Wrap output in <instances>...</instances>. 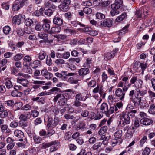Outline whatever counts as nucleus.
I'll use <instances>...</instances> for the list:
<instances>
[{
    "mask_svg": "<svg viewBox=\"0 0 155 155\" xmlns=\"http://www.w3.org/2000/svg\"><path fill=\"white\" fill-rule=\"evenodd\" d=\"M44 121L46 122V126L48 128H54L59 122V119L58 117H55L53 120L51 116H48L46 119H44Z\"/></svg>",
    "mask_w": 155,
    "mask_h": 155,
    "instance_id": "1",
    "label": "nucleus"
},
{
    "mask_svg": "<svg viewBox=\"0 0 155 155\" xmlns=\"http://www.w3.org/2000/svg\"><path fill=\"white\" fill-rule=\"evenodd\" d=\"M100 112L108 116L110 114L114 113V108L110 106L109 107L108 104L105 103H103L100 107Z\"/></svg>",
    "mask_w": 155,
    "mask_h": 155,
    "instance_id": "2",
    "label": "nucleus"
},
{
    "mask_svg": "<svg viewBox=\"0 0 155 155\" xmlns=\"http://www.w3.org/2000/svg\"><path fill=\"white\" fill-rule=\"evenodd\" d=\"M122 134V131L121 130H118L115 133L114 138L112 139L111 142L112 146L114 147L117 144L119 145L121 143L123 140L121 138Z\"/></svg>",
    "mask_w": 155,
    "mask_h": 155,
    "instance_id": "3",
    "label": "nucleus"
},
{
    "mask_svg": "<svg viewBox=\"0 0 155 155\" xmlns=\"http://www.w3.org/2000/svg\"><path fill=\"white\" fill-rule=\"evenodd\" d=\"M58 100V104L60 106H64L67 103V99L62 94H59L54 96L53 101L54 103H56Z\"/></svg>",
    "mask_w": 155,
    "mask_h": 155,
    "instance_id": "4",
    "label": "nucleus"
},
{
    "mask_svg": "<svg viewBox=\"0 0 155 155\" xmlns=\"http://www.w3.org/2000/svg\"><path fill=\"white\" fill-rule=\"evenodd\" d=\"M122 89L121 88H117L115 91V95L118 97L120 101H123L126 91L128 89V87H122Z\"/></svg>",
    "mask_w": 155,
    "mask_h": 155,
    "instance_id": "5",
    "label": "nucleus"
},
{
    "mask_svg": "<svg viewBox=\"0 0 155 155\" xmlns=\"http://www.w3.org/2000/svg\"><path fill=\"white\" fill-rule=\"evenodd\" d=\"M28 1V0H16V3L12 5V10L13 11H18L25 5Z\"/></svg>",
    "mask_w": 155,
    "mask_h": 155,
    "instance_id": "6",
    "label": "nucleus"
},
{
    "mask_svg": "<svg viewBox=\"0 0 155 155\" xmlns=\"http://www.w3.org/2000/svg\"><path fill=\"white\" fill-rule=\"evenodd\" d=\"M71 1L69 0H64L62 3L59 5V8L61 11L66 12L69 8V5Z\"/></svg>",
    "mask_w": 155,
    "mask_h": 155,
    "instance_id": "7",
    "label": "nucleus"
},
{
    "mask_svg": "<svg viewBox=\"0 0 155 155\" xmlns=\"http://www.w3.org/2000/svg\"><path fill=\"white\" fill-rule=\"evenodd\" d=\"M25 18V15L22 14H19L14 16L13 18V21L15 24L19 25L21 22Z\"/></svg>",
    "mask_w": 155,
    "mask_h": 155,
    "instance_id": "8",
    "label": "nucleus"
},
{
    "mask_svg": "<svg viewBox=\"0 0 155 155\" xmlns=\"http://www.w3.org/2000/svg\"><path fill=\"white\" fill-rule=\"evenodd\" d=\"M137 81H138V83L140 85L142 86L143 85V82L141 79H137V76H134L131 78L130 81V84H128L127 86L128 87H130L131 84H134Z\"/></svg>",
    "mask_w": 155,
    "mask_h": 155,
    "instance_id": "9",
    "label": "nucleus"
},
{
    "mask_svg": "<svg viewBox=\"0 0 155 155\" xmlns=\"http://www.w3.org/2000/svg\"><path fill=\"white\" fill-rule=\"evenodd\" d=\"M32 61V58L29 55L25 56L23 59V65L25 67H28Z\"/></svg>",
    "mask_w": 155,
    "mask_h": 155,
    "instance_id": "10",
    "label": "nucleus"
},
{
    "mask_svg": "<svg viewBox=\"0 0 155 155\" xmlns=\"http://www.w3.org/2000/svg\"><path fill=\"white\" fill-rule=\"evenodd\" d=\"M55 75L56 76L61 78L63 81H67L68 78L67 76L66 75V71H62L61 73L57 72L55 73Z\"/></svg>",
    "mask_w": 155,
    "mask_h": 155,
    "instance_id": "11",
    "label": "nucleus"
},
{
    "mask_svg": "<svg viewBox=\"0 0 155 155\" xmlns=\"http://www.w3.org/2000/svg\"><path fill=\"white\" fill-rule=\"evenodd\" d=\"M17 81L25 87H28L29 84L28 80L25 78H22L21 77H18L17 78Z\"/></svg>",
    "mask_w": 155,
    "mask_h": 155,
    "instance_id": "12",
    "label": "nucleus"
},
{
    "mask_svg": "<svg viewBox=\"0 0 155 155\" xmlns=\"http://www.w3.org/2000/svg\"><path fill=\"white\" fill-rule=\"evenodd\" d=\"M14 135L18 138H20L19 139L20 141H23L22 138L24 137V133L20 130L18 129H16L14 132Z\"/></svg>",
    "mask_w": 155,
    "mask_h": 155,
    "instance_id": "13",
    "label": "nucleus"
},
{
    "mask_svg": "<svg viewBox=\"0 0 155 155\" xmlns=\"http://www.w3.org/2000/svg\"><path fill=\"white\" fill-rule=\"evenodd\" d=\"M118 51L119 49L118 48H116L110 52L106 53L105 54V57L108 60L113 58Z\"/></svg>",
    "mask_w": 155,
    "mask_h": 155,
    "instance_id": "14",
    "label": "nucleus"
},
{
    "mask_svg": "<svg viewBox=\"0 0 155 155\" xmlns=\"http://www.w3.org/2000/svg\"><path fill=\"white\" fill-rule=\"evenodd\" d=\"M89 72V69L87 68H82L78 71L79 76L83 77L88 74Z\"/></svg>",
    "mask_w": 155,
    "mask_h": 155,
    "instance_id": "15",
    "label": "nucleus"
},
{
    "mask_svg": "<svg viewBox=\"0 0 155 155\" xmlns=\"http://www.w3.org/2000/svg\"><path fill=\"white\" fill-rule=\"evenodd\" d=\"M41 74L42 76H44L47 79H50L53 77V74L46 69L42 70L41 72Z\"/></svg>",
    "mask_w": 155,
    "mask_h": 155,
    "instance_id": "16",
    "label": "nucleus"
},
{
    "mask_svg": "<svg viewBox=\"0 0 155 155\" xmlns=\"http://www.w3.org/2000/svg\"><path fill=\"white\" fill-rule=\"evenodd\" d=\"M45 82L41 81H34L32 83L34 85H32V88L35 90L37 89L40 87V85L44 84Z\"/></svg>",
    "mask_w": 155,
    "mask_h": 155,
    "instance_id": "17",
    "label": "nucleus"
},
{
    "mask_svg": "<svg viewBox=\"0 0 155 155\" xmlns=\"http://www.w3.org/2000/svg\"><path fill=\"white\" fill-rule=\"evenodd\" d=\"M128 77H124L122 80L119 82L117 85L118 87H127V81L128 80Z\"/></svg>",
    "mask_w": 155,
    "mask_h": 155,
    "instance_id": "18",
    "label": "nucleus"
},
{
    "mask_svg": "<svg viewBox=\"0 0 155 155\" xmlns=\"http://www.w3.org/2000/svg\"><path fill=\"white\" fill-rule=\"evenodd\" d=\"M141 124L145 125H148L151 124L153 123L152 120L147 118H142L140 120Z\"/></svg>",
    "mask_w": 155,
    "mask_h": 155,
    "instance_id": "19",
    "label": "nucleus"
},
{
    "mask_svg": "<svg viewBox=\"0 0 155 155\" xmlns=\"http://www.w3.org/2000/svg\"><path fill=\"white\" fill-rule=\"evenodd\" d=\"M100 25L102 26L111 27L112 25V21L110 19H105L103 22H101Z\"/></svg>",
    "mask_w": 155,
    "mask_h": 155,
    "instance_id": "20",
    "label": "nucleus"
},
{
    "mask_svg": "<svg viewBox=\"0 0 155 155\" xmlns=\"http://www.w3.org/2000/svg\"><path fill=\"white\" fill-rule=\"evenodd\" d=\"M55 143V141H52L50 142L43 143L41 145V149H45L46 148H48L52 145H54Z\"/></svg>",
    "mask_w": 155,
    "mask_h": 155,
    "instance_id": "21",
    "label": "nucleus"
},
{
    "mask_svg": "<svg viewBox=\"0 0 155 155\" xmlns=\"http://www.w3.org/2000/svg\"><path fill=\"white\" fill-rule=\"evenodd\" d=\"M126 124H129L130 122V117L127 114L126 112H123L121 114Z\"/></svg>",
    "mask_w": 155,
    "mask_h": 155,
    "instance_id": "22",
    "label": "nucleus"
},
{
    "mask_svg": "<svg viewBox=\"0 0 155 155\" xmlns=\"http://www.w3.org/2000/svg\"><path fill=\"white\" fill-rule=\"evenodd\" d=\"M8 114L10 115H12V117L13 118H14V116L12 115V114L10 111L8 112L6 110H4L2 112L0 113V117L1 118L4 119L7 117Z\"/></svg>",
    "mask_w": 155,
    "mask_h": 155,
    "instance_id": "23",
    "label": "nucleus"
},
{
    "mask_svg": "<svg viewBox=\"0 0 155 155\" xmlns=\"http://www.w3.org/2000/svg\"><path fill=\"white\" fill-rule=\"evenodd\" d=\"M130 105H128L127 108H130V109H132L133 107H130ZM127 114L130 117V118L134 117L135 116V114L136 113L137 111L135 110H131L129 112H126Z\"/></svg>",
    "mask_w": 155,
    "mask_h": 155,
    "instance_id": "24",
    "label": "nucleus"
},
{
    "mask_svg": "<svg viewBox=\"0 0 155 155\" xmlns=\"http://www.w3.org/2000/svg\"><path fill=\"white\" fill-rule=\"evenodd\" d=\"M5 84L6 88L8 89H10L12 88L13 85L11 80L8 78H7L5 79Z\"/></svg>",
    "mask_w": 155,
    "mask_h": 155,
    "instance_id": "25",
    "label": "nucleus"
},
{
    "mask_svg": "<svg viewBox=\"0 0 155 155\" xmlns=\"http://www.w3.org/2000/svg\"><path fill=\"white\" fill-rule=\"evenodd\" d=\"M53 22L54 24L59 26L63 24V21L61 18L55 17L53 19Z\"/></svg>",
    "mask_w": 155,
    "mask_h": 155,
    "instance_id": "26",
    "label": "nucleus"
},
{
    "mask_svg": "<svg viewBox=\"0 0 155 155\" xmlns=\"http://www.w3.org/2000/svg\"><path fill=\"white\" fill-rule=\"evenodd\" d=\"M60 92H61L60 89L57 87L52 88L51 89H50L48 92L49 95L54 94L58 95L59 94V93Z\"/></svg>",
    "mask_w": 155,
    "mask_h": 155,
    "instance_id": "27",
    "label": "nucleus"
},
{
    "mask_svg": "<svg viewBox=\"0 0 155 155\" xmlns=\"http://www.w3.org/2000/svg\"><path fill=\"white\" fill-rule=\"evenodd\" d=\"M87 98L85 97L81 93L78 92L76 94L75 97V100L81 101H85Z\"/></svg>",
    "mask_w": 155,
    "mask_h": 155,
    "instance_id": "28",
    "label": "nucleus"
},
{
    "mask_svg": "<svg viewBox=\"0 0 155 155\" xmlns=\"http://www.w3.org/2000/svg\"><path fill=\"white\" fill-rule=\"evenodd\" d=\"M43 29L45 32H48L50 29V26L49 23L47 22V20H45L43 24L42 25Z\"/></svg>",
    "mask_w": 155,
    "mask_h": 155,
    "instance_id": "29",
    "label": "nucleus"
},
{
    "mask_svg": "<svg viewBox=\"0 0 155 155\" xmlns=\"http://www.w3.org/2000/svg\"><path fill=\"white\" fill-rule=\"evenodd\" d=\"M148 66V64L147 63L143 62L140 63L139 67L140 68L141 71V74H144V71Z\"/></svg>",
    "mask_w": 155,
    "mask_h": 155,
    "instance_id": "30",
    "label": "nucleus"
},
{
    "mask_svg": "<svg viewBox=\"0 0 155 155\" xmlns=\"http://www.w3.org/2000/svg\"><path fill=\"white\" fill-rule=\"evenodd\" d=\"M123 104L122 102L120 101L116 103L115 105H114L112 107L114 108V111H117L118 109H120L123 107Z\"/></svg>",
    "mask_w": 155,
    "mask_h": 155,
    "instance_id": "31",
    "label": "nucleus"
},
{
    "mask_svg": "<svg viewBox=\"0 0 155 155\" xmlns=\"http://www.w3.org/2000/svg\"><path fill=\"white\" fill-rule=\"evenodd\" d=\"M44 5L46 8H51L54 10L55 9L57 8L56 6L52 4L49 1H45Z\"/></svg>",
    "mask_w": 155,
    "mask_h": 155,
    "instance_id": "32",
    "label": "nucleus"
},
{
    "mask_svg": "<svg viewBox=\"0 0 155 155\" xmlns=\"http://www.w3.org/2000/svg\"><path fill=\"white\" fill-rule=\"evenodd\" d=\"M38 55V58L39 60H42L45 59L47 54L45 51L41 50Z\"/></svg>",
    "mask_w": 155,
    "mask_h": 155,
    "instance_id": "33",
    "label": "nucleus"
},
{
    "mask_svg": "<svg viewBox=\"0 0 155 155\" xmlns=\"http://www.w3.org/2000/svg\"><path fill=\"white\" fill-rule=\"evenodd\" d=\"M59 143L55 141V143L54 145H52L49 148V153H51L53 152L56 151L58 149L57 147L58 146Z\"/></svg>",
    "mask_w": 155,
    "mask_h": 155,
    "instance_id": "34",
    "label": "nucleus"
},
{
    "mask_svg": "<svg viewBox=\"0 0 155 155\" xmlns=\"http://www.w3.org/2000/svg\"><path fill=\"white\" fill-rule=\"evenodd\" d=\"M131 100L133 101L135 105H139L141 102V97H136Z\"/></svg>",
    "mask_w": 155,
    "mask_h": 155,
    "instance_id": "35",
    "label": "nucleus"
},
{
    "mask_svg": "<svg viewBox=\"0 0 155 155\" xmlns=\"http://www.w3.org/2000/svg\"><path fill=\"white\" fill-rule=\"evenodd\" d=\"M61 31V28L60 27L58 26L51 28L50 31H49L50 33L56 34L59 32Z\"/></svg>",
    "mask_w": 155,
    "mask_h": 155,
    "instance_id": "36",
    "label": "nucleus"
},
{
    "mask_svg": "<svg viewBox=\"0 0 155 155\" xmlns=\"http://www.w3.org/2000/svg\"><path fill=\"white\" fill-rule=\"evenodd\" d=\"M107 70L108 74L110 76L115 77V76H117V74H116L114 72L113 68L110 66H108Z\"/></svg>",
    "mask_w": 155,
    "mask_h": 155,
    "instance_id": "37",
    "label": "nucleus"
},
{
    "mask_svg": "<svg viewBox=\"0 0 155 155\" xmlns=\"http://www.w3.org/2000/svg\"><path fill=\"white\" fill-rule=\"evenodd\" d=\"M38 36L40 38L43 39L45 41H47L48 40V35L44 32H38Z\"/></svg>",
    "mask_w": 155,
    "mask_h": 155,
    "instance_id": "38",
    "label": "nucleus"
},
{
    "mask_svg": "<svg viewBox=\"0 0 155 155\" xmlns=\"http://www.w3.org/2000/svg\"><path fill=\"white\" fill-rule=\"evenodd\" d=\"M18 126V121L17 120L12 121L9 124V126L13 128H16Z\"/></svg>",
    "mask_w": 155,
    "mask_h": 155,
    "instance_id": "39",
    "label": "nucleus"
},
{
    "mask_svg": "<svg viewBox=\"0 0 155 155\" xmlns=\"http://www.w3.org/2000/svg\"><path fill=\"white\" fill-rule=\"evenodd\" d=\"M129 27V25H127L124 27L121 30L119 31V35L120 36L121 35L124 34L128 32V28Z\"/></svg>",
    "mask_w": 155,
    "mask_h": 155,
    "instance_id": "40",
    "label": "nucleus"
},
{
    "mask_svg": "<svg viewBox=\"0 0 155 155\" xmlns=\"http://www.w3.org/2000/svg\"><path fill=\"white\" fill-rule=\"evenodd\" d=\"M9 2L8 1H5L3 2L1 5L2 8L8 10L9 8Z\"/></svg>",
    "mask_w": 155,
    "mask_h": 155,
    "instance_id": "41",
    "label": "nucleus"
},
{
    "mask_svg": "<svg viewBox=\"0 0 155 155\" xmlns=\"http://www.w3.org/2000/svg\"><path fill=\"white\" fill-rule=\"evenodd\" d=\"M33 140L35 144H38L41 143L42 139L39 136L35 135V137H34Z\"/></svg>",
    "mask_w": 155,
    "mask_h": 155,
    "instance_id": "42",
    "label": "nucleus"
},
{
    "mask_svg": "<svg viewBox=\"0 0 155 155\" xmlns=\"http://www.w3.org/2000/svg\"><path fill=\"white\" fill-rule=\"evenodd\" d=\"M86 126L85 123L84 121H80L79 122V124L76 126V128L78 130L81 129H84Z\"/></svg>",
    "mask_w": 155,
    "mask_h": 155,
    "instance_id": "43",
    "label": "nucleus"
},
{
    "mask_svg": "<svg viewBox=\"0 0 155 155\" xmlns=\"http://www.w3.org/2000/svg\"><path fill=\"white\" fill-rule=\"evenodd\" d=\"M107 129L108 127L107 126H102L99 130V134L100 135H102L103 134L106 132Z\"/></svg>",
    "mask_w": 155,
    "mask_h": 155,
    "instance_id": "44",
    "label": "nucleus"
},
{
    "mask_svg": "<svg viewBox=\"0 0 155 155\" xmlns=\"http://www.w3.org/2000/svg\"><path fill=\"white\" fill-rule=\"evenodd\" d=\"M126 16V13H123L121 15L117 17L116 19V21L117 22H120L123 21L125 18Z\"/></svg>",
    "mask_w": 155,
    "mask_h": 155,
    "instance_id": "45",
    "label": "nucleus"
},
{
    "mask_svg": "<svg viewBox=\"0 0 155 155\" xmlns=\"http://www.w3.org/2000/svg\"><path fill=\"white\" fill-rule=\"evenodd\" d=\"M23 57V54L21 53H18L15 55L13 57V59L16 61H19Z\"/></svg>",
    "mask_w": 155,
    "mask_h": 155,
    "instance_id": "46",
    "label": "nucleus"
},
{
    "mask_svg": "<svg viewBox=\"0 0 155 155\" xmlns=\"http://www.w3.org/2000/svg\"><path fill=\"white\" fill-rule=\"evenodd\" d=\"M30 114H21L19 117V119L21 120L25 121L29 118Z\"/></svg>",
    "mask_w": 155,
    "mask_h": 155,
    "instance_id": "47",
    "label": "nucleus"
},
{
    "mask_svg": "<svg viewBox=\"0 0 155 155\" xmlns=\"http://www.w3.org/2000/svg\"><path fill=\"white\" fill-rule=\"evenodd\" d=\"M11 29V28L9 26L6 25L3 28V31L5 34L7 35L9 33Z\"/></svg>",
    "mask_w": 155,
    "mask_h": 155,
    "instance_id": "48",
    "label": "nucleus"
},
{
    "mask_svg": "<svg viewBox=\"0 0 155 155\" xmlns=\"http://www.w3.org/2000/svg\"><path fill=\"white\" fill-rule=\"evenodd\" d=\"M136 129L133 126H131L128 129L127 132L128 134L130 135H132L133 133L134 132Z\"/></svg>",
    "mask_w": 155,
    "mask_h": 155,
    "instance_id": "49",
    "label": "nucleus"
},
{
    "mask_svg": "<svg viewBox=\"0 0 155 155\" xmlns=\"http://www.w3.org/2000/svg\"><path fill=\"white\" fill-rule=\"evenodd\" d=\"M99 93L100 96V97H102L103 99H104L105 98L106 93L103 90L102 87V86H100V89L99 91Z\"/></svg>",
    "mask_w": 155,
    "mask_h": 155,
    "instance_id": "50",
    "label": "nucleus"
},
{
    "mask_svg": "<svg viewBox=\"0 0 155 155\" xmlns=\"http://www.w3.org/2000/svg\"><path fill=\"white\" fill-rule=\"evenodd\" d=\"M149 113L152 114H155V105L151 104L150 107L148 110Z\"/></svg>",
    "mask_w": 155,
    "mask_h": 155,
    "instance_id": "51",
    "label": "nucleus"
},
{
    "mask_svg": "<svg viewBox=\"0 0 155 155\" xmlns=\"http://www.w3.org/2000/svg\"><path fill=\"white\" fill-rule=\"evenodd\" d=\"M121 5L117 3V2H115L111 5L112 9L115 10H119L118 9L120 7Z\"/></svg>",
    "mask_w": 155,
    "mask_h": 155,
    "instance_id": "52",
    "label": "nucleus"
},
{
    "mask_svg": "<svg viewBox=\"0 0 155 155\" xmlns=\"http://www.w3.org/2000/svg\"><path fill=\"white\" fill-rule=\"evenodd\" d=\"M33 23L32 20L29 18H27L25 21V24L27 27L30 26Z\"/></svg>",
    "mask_w": 155,
    "mask_h": 155,
    "instance_id": "53",
    "label": "nucleus"
},
{
    "mask_svg": "<svg viewBox=\"0 0 155 155\" xmlns=\"http://www.w3.org/2000/svg\"><path fill=\"white\" fill-rule=\"evenodd\" d=\"M137 92H139L140 95V96H144L147 94V89L146 88L145 90H140L138 88H137Z\"/></svg>",
    "mask_w": 155,
    "mask_h": 155,
    "instance_id": "54",
    "label": "nucleus"
},
{
    "mask_svg": "<svg viewBox=\"0 0 155 155\" xmlns=\"http://www.w3.org/2000/svg\"><path fill=\"white\" fill-rule=\"evenodd\" d=\"M47 135V137H50L53 135L55 133V130L51 128H48Z\"/></svg>",
    "mask_w": 155,
    "mask_h": 155,
    "instance_id": "55",
    "label": "nucleus"
},
{
    "mask_svg": "<svg viewBox=\"0 0 155 155\" xmlns=\"http://www.w3.org/2000/svg\"><path fill=\"white\" fill-rule=\"evenodd\" d=\"M102 145L101 142H98L93 145L92 148L94 150H97Z\"/></svg>",
    "mask_w": 155,
    "mask_h": 155,
    "instance_id": "56",
    "label": "nucleus"
},
{
    "mask_svg": "<svg viewBox=\"0 0 155 155\" xmlns=\"http://www.w3.org/2000/svg\"><path fill=\"white\" fill-rule=\"evenodd\" d=\"M54 11V10H52L51 8H48L45 11L44 13L47 16H50L52 15Z\"/></svg>",
    "mask_w": 155,
    "mask_h": 155,
    "instance_id": "57",
    "label": "nucleus"
},
{
    "mask_svg": "<svg viewBox=\"0 0 155 155\" xmlns=\"http://www.w3.org/2000/svg\"><path fill=\"white\" fill-rule=\"evenodd\" d=\"M40 61L41 60H37L34 61L33 62V64L34 65H35V66L33 67H32L33 68L35 69L40 65L41 64V62Z\"/></svg>",
    "mask_w": 155,
    "mask_h": 155,
    "instance_id": "58",
    "label": "nucleus"
},
{
    "mask_svg": "<svg viewBox=\"0 0 155 155\" xmlns=\"http://www.w3.org/2000/svg\"><path fill=\"white\" fill-rule=\"evenodd\" d=\"M55 63L58 65L62 64L65 63V61L63 59H57L55 61Z\"/></svg>",
    "mask_w": 155,
    "mask_h": 155,
    "instance_id": "59",
    "label": "nucleus"
},
{
    "mask_svg": "<svg viewBox=\"0 0 155 155\" xmlns=\"http://www.w3.org/2000/svg\"><path fill=\"white\" fill-rule=\"evenodd\" d=\"M20 93L19 91L14 90L11 92V95L14 97H18L20 96Z\"/></svg>",
    "mask_w": 155,
    "mask_h": 155,
    "instance_id": "60",
    "label": "nucleus"
},
{
    "mask_svg": "<svg viewBox=\"0 0 155 155\" xmlns=\"http://www.w3.org/2000/svg\"><path fill=\"white\" fill-rule=\"evenodd\" d=\"M75 62L74 58H71L67 61V62L66 63V64L68 65H72Z\"/></svg>",
    "mask_w": 155,
    "mask_h": 155,
    "instance_id": "61",
    "label": "nucleus"
},
{
    "mask_svg": "<svg viewBox=\"0 0 155 155\" xmlns=\"http://www.w3.org/2000/svg\"><path fill=\"white\" fill-rule=\"evenodd\" d=\"M55 37L59 40H64L66 38V36L64 35H55Z\"/></svg>",
    "mask_w": 155,
    "mask_h": 155,
    "instance_id": "62",
    "label": "nucleus"
},
{
    "mask_svg": "<svg viewBox=\"0 0 155 155\" xmlns=\"http://www.w3.org/2000/svg\"><path fill=\"white\" fill-rule=\"evenodd\" d=\"M83 11L87 14L89 15L91 13L92 9L88 7L84 8L83 9Z\"/></svg>",
    "mask_w": 155,
    "mask_h": 155,
    "instance_id": "63",
    "label": "nucleus"
},
{
    "mask_svg": "<svg viewBox=\"0 0 155 155\" xmlns=\"http://www.w3.org/2000/svg\"><path fill=\"white\" fill-rule=\"evenodd\" d=\"M150 149L146 147L145 148L144 150L142 152L143 155H148L150 152Z\"/></svg>",
    "mask_w": 155,
    "mask_h": 155,
    "instance_id": "64",
    "label": "nucleus"
}]
</instances>
